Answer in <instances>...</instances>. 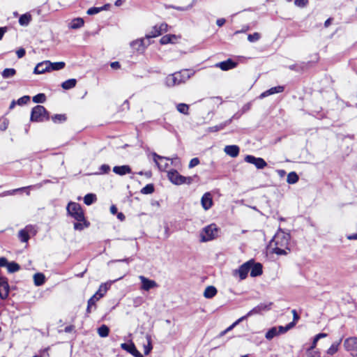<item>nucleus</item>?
Wrapping results in <instances>:
<instances>
[{"label": "nucleus", "mask_w": 357, "mask_h": 357, "mask_svg": "<svg viewBox=\"0 0 357 357\" xmlns=\"http://www.w3.org/2000/svg\"><path fill=\"white\" fill-rule=\"evenodd\" d=\"M68 214L73 218L77 222L74 223L75 230L82 231L90 225V222L85 218L81 205L76 202H70L66 208Z\"/></svg>", "instance_id": "nucleus-1"}, {"label": "nucleus", "mask_w": 357, "mask_h": 357, "mask_svg": "<svg viewBox=\"0 0 357 357\" xmlns=\"http://www.w3.org/2000/svg\"><path fill=\"white\" fill-rule=\"evenodd\" d=\"M290 235L282 231L277 232L271 242L275 247L273 248V252L278 255H286L290 251L289 245Z\"/></svg>", "instance_id": "nucleus-2"}, {"label": "nucleus", "mask_w": 357, "mask_h": 357, "mask_svg": "<svg viewBox=\"0 0 357 357\" xmlns=\"http://www.w3.org/2000/svg\"><path fill=\"white\" fill-rule=\"evenodd\" d=\"M194 73H190L185 69L179 72L174 73L168 75L165 79V83L167 86L172 87L185 82L188 80Z\"/></svg>", "instance_id": "nucleus-3"}, {"label": "nucleus", "mask_w": 357, "mask_h": 357, "mask_svg": "<svg viewBox=\"0 0 357 357\" xmlns=\"http://www.w3.org/2000/svg\"><path fill=\"white\" fill-rule=\"evenodd\" d=\"M109 287L110 284L107 283H102L100 285L98 290L88 301L86 307L87 314H90L91 312L93 307H94V309L96 308V303L104 296Z\"/></svg>", "instance_id": "nucleus-4"}, {"label": "nucleus", "mask_w": 357, "mask_h": 357, "mask_svg": "<svg viewBox=\"0 0 357 357\" xmlns=\"http://www.w3.org/2000/svg\"><path fill=\"white\" fill-rule=\"evenodd\" d=\"M30 120L33 122H43L49 120V113L43 106L37 105L31 110Z\"/></svg>", "instance_id": "nucleus-5"}, {"label": "nucleus", "mask_w": 357, "mask_h": 357, "mask_svg": "<svg viewBox=\"0 0 357 357\" xmlns=\"http://www.w3.org/2000/svg\"><path fill=\"white\" fill-rule=\"evenodd\" d=\"M167 176L169 181L175 185H181L184 183L190 184L193 181L192 177L183 176L174 169L168 172Z\"/></svg>", "instance_id": "nucleus-6"}, {"label": "nucleus", "mask_w": 357, "mask_h": 357, "mask_svg": "<svg viewBox=\"0 0 357 357\" xmlns=\"http://www.w3.org/2000/svg\"><path fill=\"white\" fill-rule=\"evenodd\" d=\"M218 235V228L215 224L204 227L200 233L201 241L206 242L214 239Z\"/></svg>", "instance_id": "nucleus-7"}, {"label": "nucleus", "mask_w": 357, "mask_h": 357, "mask_svg": "<svg viewBox=\"0 0 357 357\" xmlns=\"http://www.w3.org/2000/svg\"><path fill=\"white\" fill-rule=\"evenodd\" d=\"M251 265H253V260H249L243 264L238 269L233 271V275H238L241 280H245L251 268Z\"/></svg>", "instance_id": "nucleus-8"}, {"label": "nucleus", "mask_w": 357, "mask_h": 357, "mask_svg": "<svg viewBox=\"0 0 357 357\" xmlns=\"http://www.w3.org/2000/svg\"><path fill=\"white\" fill-rule=\"evenodd\" d=\"M272 305V302H269L268 303H260L254 308H252L250 311H249L243 317H245V319H247L248 317L252 315L259 314H261L262 312L270 310Z\"/></svg>", "instance_id": "nucleus-9"}, {"label": "nucleus", "mask_w": 357, "mask_h": 357, "mask_svg": "<svg viewBox=\"0 0 357 357\" xmlns=\"http://www.w3.org/2000/svg\"><path fill=\"white\" fill-rule=\"evenodd\" d=\"M244 160L246 162L254 165L257 169H264L267 165L263 158H256L251 155H247Z\"/></svg>", "instance_id": "nucleus-10"}, {"label": "nucleus", "mask_w": 357, "mask_h": 357, "mask_svg": "<svg viewBox=\"0 0 357 357\" xmlns=\"http://www.w3.org/2000/svg\"><path fill=\"white\" fill-rule=\"evenodd\" d=\"M139 279L142 283L141 289L144 291H149L158 286L155 281L150 280L143 275L139 276Z\"/></svg>", "instance_id": "nucleus-11"}, {"label": "nucleus", "mask_w": 357, "mask_h": 357, "mask_svg": "<svg viewBox=\"0 0 357 357\" xmlns=\"http://www.w3.org/2000/svg\"><path fill=\"white\" fill-rule=\"evenodd\" d=\"M146 38L132 41L130 43L131 47L137 52H142L144 49L150 45V41L146 42Z\"/></svg>", "instance_id": "nucleus-12"}, {"label": "nucleus", "mask_w": 357, "mask_h": 357, "mask_svg": "<svg viewBox=\"0 0 357 357\" xmlns=\"http://www.w3.org/2000/svg\"><path fill=\"white\" fill-rule=\"evenodd\" d=\"M153 161L155 162L156 165L158 166V169L160 171H165L169 167V164L167 162H159L158 161V160H172V162H173V159L159 155L156 153H153Z\"/></svg>", "instance_id": "nucleus-13"}, {"label": "nucleus", "mask_w": 357, "mask_h": 357, "mask_svg": "<svg viewBox=\"0 0 357 357\" xmlns=\"http://www.w3.org/2000/svg\"><path fill=\"white\" fill-rule=\"evenodd\" d=\"M9 284L5 277H0V298L3 300L8 296Z\"/></svg>", "instance_id": "nucleus-14"}, {"label": "nucleus", "mask_w": 357, "mask_h": 357, "mask_svg": "<svg viewBox=\"0 0 357 357\" xmlns=\"http://www.w3.org/2000/svg\"><path fill=\"white\" fill-rule=\"evenodd\" d=\"M121 347L135 357H144L143 355L137 349L132 342L130 343H123L121 344Z\"/></svg>", "instance_id": "nucleus-15"}, {"label": "nucleus", "mask_w": 357, "mask_h": 357, "mask_svg": "<svg viewBox=\"0 0 357 357\" xmlns=\"http://www.w3.org/2000/svg\"><path fill=\"white\" fill-rule=\"evenodd\" d=\"M201 204L203 208L206 211L210 209L213 204V197L211 192H207L203 195L201 199Z\"/></svg>", "instance_id": "nucleus-16"}, {"label": "nucleus", "mask_w": 357, "mask_h": 357, "mask_svg": "<svg viewBox=\"0 0 357 357\" xmlns=\"http://www.w3.org/2000/svg\"><path fill=\"white\" fill-rule=\"evenodd\" d=\"M237 64L238 63L234 61L232 59H228L226 61L216 63L215 66L220 68L222 70L226 71L236 68Z\"/></svg>", "instance_id": "nucleus-17"}, {"label": "nucleus", "mask_w": 357, "mask_h": 357, "mask_svg": "<svg viewBox=\"0 0 357 357\" xmlns=\"http://www.w3.org/2000/svg\"><path fill=\"white\" fill-rule=\"evenodd\" d=\"M52 62L50 61H45L38 63L34 68V73L42 74L45 72H49V66H51Z\"/></svg>", "instance_id": "nucleus-18"}, {"label": "nucleus", "mask_w": 357, "mask_h": 357, "mask_svg": "<svg viewBox=\"0 0 357 357\" xmlns=\"http://www.w3.org/2000/svg\"><path fill=\"white\" fill-rule=\"evenodd\" d=\"M344 346L347 351H357V337H351L346 339L344 342Z\"/></svg>", "instance_id": "nucleus-19"}, {"label": "nucleus", "mask_w": 357, "mask_h": 357, "mask_svg": "<svg viewBox=\"0 0 357 357\" xmlns=\"http://www.w3.org/2000/svg\"><path fill=\"white\" fill-rule=\"evenodd\" d=\"M224 151L227 155L236 158L239 154L240 149L237 145H228L225 147Z\"/></svg>", "instance_id": "nucleus-20"}, {"label": "nucleus", "mask_w": 357, "mask_h": 357, "mask_svg": "<svg viewBox=\"0 0 357 357\" xmlns=\"http://www.w3.org/2000/svg\"><path fill=\"white\" fill-rule=\"evenodd\" d=\"M113 172L120 176H123L132 172V169L129 165L115 166Z\"/></svg>", "instance_id": "nucleus-21"}, {"label": "nucleus", "mask_w": 357, "mask_h": 357, "mask_svg": "<svg viewBox=\"0 0 357 357\" xmlns=\"http://www.w3.org/2000/svg\"><path fill=\"white\" fill-rule=\"evenodd\" d=\"M33 229L32 226H27L24 229H21L18 233L19 238L22 242L26 243L29 239V233Z\"/></svg>", "instance_id": "nucleus-22"}, {"label": "nucleus", "mask_w": 357, "mask_h": 357, "mask_svg": "<svg viewBox=\"0 0 357 357\" xmlns=\"http://www.w3.org/2000/svg\"><path fill=\"white\" fill-rule=\"evenodd\" d=\"M284 87L283 86H278L272 87V88L269 89L268 90L263 92L260 95L259 98H265L270 95L281 93L284 91Z\"/></svg>", "instance_id": "nucleus-23"}, {"label": "nucleus", "mask_w": 357, "mask_h": 357, "mask_svg": "<svg viewBox=\"0 0 357 357\" xmlns=\"http://www.w3.org/2000/svg\"><path fill=\"white\" fill-rule=\"evenodd\" d=\"M250 276L251 277H257L262 274V265L260 263H255L253 261V265H251L250 268Z\"/></svg>", "instance_id": "nucleus-24"}, {"label": "nucleus", "mask_w": 357, "mask_h": 357, "mask_svg": "<svg viewBox=\"0 0 357 357\" xmlns=\"http://www.w3.org/2000/svg\"><path fill=\"white\" fill-rule=\"evenodd\" d=\"M178 36L174 34H167L163 36L160 40V43L161 45H167L169 43H175V40L178 39Z\"/></svg>", "instance_id": "nucleus-25"}, {"label": "nucleus", "mask_w": 357, "mask_h": 357, "mask_svg": "<svg viewBox=\"0 0 357 357\" xmlns=\"http://www.w3.org/2000/svg\"><path fill=\"white\" fill-rule=\"evenodd\" d=\"M217 292L218 291L215 287L208 286L204 290V296L206 298H212L216 295Z\"/></svg>", "instance_id": "nucleus-26"}, {"label": "nucleus", "mask_w": 357, "mask_h": 357, "mask_svg": "<svg viewBox=\"0 0 357 357\" xmlns=\"http://www.w3.org/2000/svg\"><path fill=\"white\" fill-rule=\"evenodd\" d=\"M162 33L160 31V30L158 29V25H155L151 31L148 33L147 34H146V39L149 41V39L152 38H155L160 35H161Z\"/></svg>", "instance_id": "nucleus-27"}, {"label": "nucleus", "mask_w": 357, "mask_h": 357, "mask_svg": "<svg viewBox=\"0 0 357 357\" xmlns=\"http://www.w3.org/2000/svg\"><path fill=\"white\" fill-rule=\"evenodd\" d=\"M33 280L36 286H40L45 283V277L43 273H37L33 275Z\"/></svg>", "instance_id": "nucleus-28"}, {"label": "nucleus", "mask_w": 357, "mask_h": 357, "mask_svg": "<svg viewBox=\"0 0 357 357\" xmlns=\"http://www.w3.org/2000/svg\"><path fill=\"white\" fill-rule=\"evenodd\" d=\"M231 123V119H228L226 121H225L219 125L208 128V130L210 132L219 131L220 130L224 129L227 125L230 124Z\"/></svg>", "instance_id": "nucleus-29"}, {"label": "nucleus", "mask_w": 357, "mask_h": 357, "mask_svg": "<svg viewBox=\"0 0 357 357\" xmlns=\"http://www.w3.org/2000/svg\"><path fill=\"white\" fill-rule=\"evenodd\" d=\"M31 21V15L29 13L22 15L19 18V23L21 26H27Z\"/></svg>", "instance_id": "nucleus-30"}, {"label": "nucleus", "mask_w": 357, "mask_h": 357, "mask_svg": "<svg viewBox=\"0 0 357 357\" xmlns=\"http://www.w3.org/2000/svg\"><path fill=\"white\" fill-rule=\"evenodd\" d=\"M77 80L75 79H69L61 84V87L65 90L74 88L76 86Z\"/></svg>", "instance_id": "nucleus-31"}, {"label": "nucleus", "mask_w": 357, "mask_h": 357, "mask_svg": "<svg viewBox=\"0 0 357 357\" xmlns=\"http://www.w3.org/2000/svg\"><path fill=\"white\" fill-rule=\"evenodd\" d=\"M84 21L82 18L73 19L70 22V27L73 29H79L84 25Z\"/></svg>", "instance_id": "nucleus-32"}, {"label": "nucleus", "mask_w": 357, "mask_h": 357, "mask_svg": "<svg viewBox=\"0 0 357 357\" xmlns=\"http://www.w3.org/2000/svg\"><path fill=\"white\" fill-rule=\"evenodd\" d=\"M35 186H32V185H30V186H27V187H23V188H17V189H15V190H8V191H5L2 193L0 194V197H5V196H8V195H14L16 192H18V191H23L24 190H26V189H29V188H34Z\"/></svg>", "instance_id": "nucleus-33"}, {"label": "nucleus", "mask_w": 357, "mask_h": 357, "mask_svg": "<svg viewBox=\"0 0 357 357\" xmlns=\"http://www.w3.org/2000/svg\"><path fill=\"white\" fill-rule=\"evenodd\" d=\"M96 195L93 193H89L84 197V202L86 205L89 206L96 201Z\"/></svg>", "instance_id": "nucleus-34"}, {"label": "nucleus", "mask_w": 357, "mask_h": 357, "mask_svg": "<svg viewBox=\"0 0 357 357\" xmlns=\"http://www.w3.org/2000/svg\"><path fill=\"white\" fill-rule=\"evenodd\" d=\"M299 177L295 172H291L288 174L287 178V182L289 184H294L298 182Z\"/></svg>", "instance_id": "nucleus-35"}, {"label": "nucleus", "mask_w": 357, "mask_h": 357, "mask_svg": "<svg viewBox=\"0 0 357 357\" xmlns=\"http://www.w3.org/2000/svg\"><path fill=\"white\" fill-rule=\"evenodd\" d=\"M16 74V70L14 68H5L1 73V75L4 79H8L13 77Z\"/></svg>", "instance_id": "nucleus-36"}, {"label": "nucleus", "mask_w": 357, "mask_h": 357, "mask_svg": "<svg viewBox=\"0 0 357 357\" xmlns=\"http://www.w3.org/2000/svg\"><path fill=\"white\" fill-rule=\"evenodd\" d=\"M109 333V328L106 325H102L98 328V333L101 337H105L108 336Z\"/></svg>", "instance_id": "nucleus-37"}, {"label": "nucleus", "mask_w": 357, "mask_h": 357, "mask_svg": "<svg viewBox=\"0 0 357 357\" xmlns=\"http://www.w3.org/2000/svg\"><path fill=\"white\" fill-rule=\"evenodd\" d=\"M342 340H340L338 342H335L331 344V346L328 348L327 350V354L328 355H333L335 354L338 350V347L341 342Z\"/></svg>", "instance_id": "nucleus-38"}, {"label": "nucleus", "mask_w": 357, "mask_h": 357, "mask_svg": "<svg viewBox=\"0 0 357 357\" xmlns=\"http://www.w3.org/2000/svg\"><path fill=\"white\" fill-rule=\"evenodd\" d=\"M50 66H49L50 71L59 70L63 69L65 67L66 63L63 61H59V62L52 63V65H50Z\"/></svg>", "instance_id": "nucleus-39"}, {"label": "nucleus", "mask_w": 357, "mask_h": 357, "mask_svg": "<svg viewBox=\"0 0 357 357\" xmlns=\"http://www.w3.org/2000/svg\"><path fill=\"white\" fill-rule=\"evenodd\" d=\"M294 326V323H289L286 326H280L277 327L278 335L284 334Z\"/></svg>", "instance_id": "nucleus-40"}, {"label": "nucleus", "mask_w": 357, "mask_h": 357, "mask_svg": "<svg viewBox=\"0 0 357 357\" xmlns=\"http://www.w3.org/2000/svg\"><path fill=\"white\" fill-rule=\"evenodd\" d=\"M277 335H278L277 327H272L266 332L265 337L267 340H271Z\"/></svg>", "instance_id": "nucleus-41"}, {"label": "nucleus", "mask_w": 357, "mask_h": 357, "mask_svg": "<svg viewBox=\"0 0 357 357\" xmlns=\"http://www.w3.org/2000/svg\"><path fill=\"white\" fill-rule=\"evenodd\" d=\"M7 268H8V271L9 273H13L18 271L20 269V266L16 262L12 261V262H8Z\"/></svg>", "instance_id": "nucleus-42"}, {"label": "nucleus", "mask_w": 357, "mask_h": 357, "mask_svg": "<svg viewBox=\"0 0 357 357\" xmlns=\"http://www.w3.org/2000/svg\"><path fill=\"white\" fill-rule=\"evenodd\" d=\"M177 110L183 114H188L189 106L185 103H179L176 105Z\"/></svg>", "instance_id": "nucleus-43"}, {"label": "nucleus", "mask_w": 357, "mask_h": 357, "mask_svg": "<svg viewBox=\"0 0 357 357\" xmlns=\"http://www.w3.org/2000/svg\"><path fill=\"white\" fill-rule=\"evenodd\" d=\"M146 338L147 340V345L144 346V354L148 355L151 349H153L152 344H151V337L150 335L147 334L146 335Z\"/></svg>", "instance_id": "nucleus-44"}, {"label": "nucleus", "mask_w": 357, "mask_h": 357, "mask_svg": "<svg viewBox=\"0 0 357 357\" xmlns=\"http://www.w3.org/2000/svg\"><path fill=\"white\" fill-rule=\"evenodd\" d=\"M154 192V186L153 184H147L141 190V192L144 195L151 194Z\"/></svg>", "instance_id": "nucleus-45"}, {"label": "nucleus", "mask_w": 357, "mask_h": 357, "mask_svg": "<svg viewBox=\"0 0 357 357\" xmlns=\"http://www.w3.org/2000/svg\"><path fill=\"white\" fill-rule=\"evenodd\" d=\"M67 119V117L65 114H55L53 116H52V120L54 123H63L66 121Z\"/></svg>", "instance_id": "nucleus-46"}, {"label": "nucleus", "mask_w": 357, "mask_h": 357, "mask_svg": "<svg viewBox=\"0 0 357 357\" xmlns=\"http://www.w3.org/2000/svg\"><path fill=\"white\" fill-rule=\"evenodd\" d=\"M45 100L46 97L44 93H38L33 97V101L36 103H43Z\"/></svg>", "instance_id": "nucleus-47"}, {"label": "nucleus", "mask_w": 357, "mask_h": 357, "mask_svg": "<svg viewBox=\"0 0 357 357\" xmlns=\"http://www.w3.org/2000/svg\"><path fill=\"white\" fill-rule=\"evenodd\" d=\"M260 38L261 35L257 32H255L253 34H249L248 36V40L251 43H254L259 40Z\"/></svg>", "instance_id": "nucleus-48"}, {"label": "nucleus", "mask_w": 357, "mask_h": 357, "mask_svg": "<svg viewBox=\"0 0 357 357\" xmlns=\"http://www.w3.org/2000/svg\"><path fill=\"white\" fill-rule=\"evenodd\" d=\"M30 100V97L29 96H24L19 98L16 102L19 105H26Z\"/></svg>", "instance_id": "nucleus-49"}, {"label": "nucleus", "mask_w": 357, "mask_h": 357, "mask_svg": "<svg viewBox=\"0 0 357 357\" xmlns=\"http://www.w3.org/2000/svg\"><path fill=\"white\" fill-rule=\"evenodd\" d=\"M309 3L308 0H295L294 4L295 6L300 7V8H304L307 6Z\"/></svg>", "instance_id": "nucleus-50"}, {"label": "nucleus", "mask_w": 357, "mask_h": 357, "mask_svg": "<svg viewBox=\"0 0 357 357\" xmlns=\"http://www.w3.org/2000/svg\"><path fill=\"white\" fill-rule=\"evenodd\" d=\"M245 320V317H241L238 319H237L235 322H234L230 326H229L226 330L227 332L232 330L235 326L239 324L243 321Z\"/></svg>", "instance_id": "nucleus-51"}, {"label": "nucleus", "mask_w": 357, "mask_h": 357, "mask_svg": "<svg viewBox=\"0 0 357 357\" xmlns=\"http://www.w3.org/2000/svg\"><path fill=\"white\" fill-rule=\"evenodd\" d=\"M101 11V8L100 7H92L88 9L87 14L89 15H95Z\"/></svg>", "instance_id": "nucleus-52"}, {"label": "nucleus", "mask_w": 357, "mask_h": 357, "mask_svg": "<svg viewBox=\"0 0 357 357\" xmlns=\"http://www.w3.org/2000/svg\"><path fill=\"white\" fill-rule=\"evenodd\" d=\"M199 164V160L198 158H194L192 159H191V160L190 161V163H189V168H192L197 165H198Z\"/></svg>", "instance_id": "nucleus-53"}, {"label": "nucleus", "mask_w": 357, "mask_h": 357, "mask_svg": "<svg viewBox=\"0 0 357 357\" xmlns=\"http://www.w3.org/2000/svg\"><path fill=\"white\" fill-rule=\"evenodd\" d=\"M251 107H252L251 102H248V103L245 104L240 110L243 114H245V112H248L251 109Z\"/></svg>", "instance_id": "nucleus-54"}, {"label": "nucleus", "mask_w": 357, "mask_h": 357, "mask_svg": "<svg viewBox=\"0 0 357 357\" xmlns=\"http://www.w3.org/2000/svg\"><path fill=\"white\" fill-rule=\"evenodd\" d=\"M291 312L293 314V321H291V323H294V326H295L296 323L298 321V320L299 319L300 317L298 314V313H297L296 310H293L291 311Z\"/></svg>", "instance_id": "nucleus-55"}, {"label": "nucleus", "mask_w": 357, "mask_h": 357, "mask_svg": "<svg viewBox=\"0 0 357 357\" xmlns=\"http://www.w3.org/2000/svg\"><path fill=\"white\" fill-rule=\"evenodd\" d=\"M100 170L102 173H108L110 170V167L108 165H102L100 167Z\"/></svg>", "instance_id": "nucleus-56"}, {"label": "nucleus", "mask_w": 357, "mask_h": 357, "mask_svg": "<svg viewBox=\"0 0 357 357\" xmlns=\"http://www.w3.org/2000/svg\"><path fill=\"white\" fill-rule=\"evenodd\" d=\"M16 54H17V56L18 58H22L25 54H26V51L24 48H20L17 52H16Z\"/></svg>", "instance_id": "nucleus-57"}, {"label": "nucleus", "mask_w": 357, "mask_h": 357, "mask_svg": "<svg viewBox=\"0 0 357 357\" xmlns=\"http://www.w3.org/2000/svg\"><path fill=\"white\" fill-rule=\"evenodd\" d=\"M158 26L162 33L167 31L168 25L166 23H162L160 25H158Z\"/></svg>", "instance_id": "nucleus-58"}, {"label": "nucleus", "mask_w": 357, "mask_h": 357, "mask_svg": "<svg viewBox=\"0 0 357 357\" xmlns=\"http://www.w3.org/2000/svg\"><path fill=\"white\" fill-rule=\"evenodd\" d=\"M8 261L5 257H0V267L7 266Z\"/></svg>", "instance_id": "nucleus-59"}, {"label": "nucleus", "mask_w": 357, "mask_h": 357, "mask_svg": "<svg viewBox=\"0 0 357 357\" xmlns=\"http://www.w3.org/2000/svg\"><path fill=\"white\" fill-rule=\"evenodd\" d=\"M243 114V113L241 110H239V111H238L236 113H235V114L232 116V117H231L230 119H231V121H232L233 119H239V118H240Z\"/></svg>", "instance_id": "nucleus-60"}, {"label": "nucleus", "mask_w": 357, "mask_h": 357, "mask_svg": "<svg viewBox=\"0 0 357 357\" xmlns=\"http://www.w3.org/2000/svg\"><path fill=\"white\" fill-rule=\"evenodd\" d=\"M170 8H172L174 9H176L177 10H179V11H185V10H187L188 9L189 7H181V6H169Z\"/></svg>", "instance_id": "nucleus-61"}, {"label": "nucleus", "mask_w": 357, "mask_h": 357, "mask_svg": "<svg viewBox=\"0 0 357 357\" xmlns=\"http://www.w3.org/2000/svg\"><path fill=\"white\" fill-rule=\"evenodd\" d=\"M110 66L113 69H118L121 67V65H120L119 62L114 61V62L111 63Z\"/></svg>", "instance_id": "nucleus-62"}, {"label": "nucleus", "mask_w": 357, "mask_h": 357, "mask_svg": "<svg viewBox=\"0 0 357 357\" xmlns=\"http://www.w3.org/2000/svg\"><path fill=\"white\" fill-rule=\"evenodd\" d=\"M225 22H226L225 19L220 18V19L217 20L216 24L218 26H222L225 24Z\"/></svg>", "instance_id": "nucleus-63"}, {"label": "nucleus", "mask_w": 357, "mask_h": 357, "mask_svg": "<svg viewBox=\"0 0 357 357\" xmlns=\"http://www.w3.org/2000/svg\"><path fill=\"white\" fill-rule=\"evenodd\" d=\"M307 357H319L317 354L312 351H307Z\"/></svg>", "instance_id": "nucleus-64"}]
</instances>
